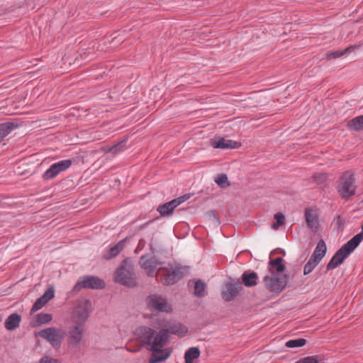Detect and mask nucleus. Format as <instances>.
I'll return each instance as SVG.
<instances>
[{
  "mask_svg": "<svg viewBox=\"0 0 363 363\" xmlns=\"http://www.w3.org/2000/svg\"><path fill=\"white\" fill-rule=\"evenodd\" d=\"M106 286L103 279L95 276H84L79 277L74 284L72 291L78 292L82 289H103Z\"/></svg>",
  "mask_w": 363,
  "mask_h": 363,
  "instance_id": "obj_8",
  "label": "nucleus"
},
{
  "mask_svg": "<svg viewBox=\"0 0 363 363\" xmlns=\"http://www.w3.org/2000/svg\"><path fill=\"white\" fill-rule=\"evenodd\" d=\"M21 316L16 313L11 314L5 321V328L8 330H13L19 327Z\"/></svg>",
  "mask_w": 363,
  "mask_h": 363,
  "instance_id": "obj_20",
  "label": "nucleus"
},
{
  "mask_svg": "<svg viewBox=\"0 0 363 363\" xmlns=\"http://www.w3.org/2000/svg\"><path fill=\"white\" fill-rule=\"evenodd\" d=\"M242 281L245 286L251 287L257 284V274L252 271H245L241 277Z\"/></svg>",
  "mask_w": 363,
  "mask_h": 363,
  "instance_id": "obj_18",
  "label": "nucleus"
},
{
  "mask_svg": "<svg viewBox=\"0 0 363 363\" xmlns=\"http://www.w3.org/2000/svg\"><path fill=\"white\" fill-rule=\"evenodd\" d=\"M274 219L276 220L274 222V230L279 229L285 223V216L281 213L274 214Z\"/></svg>",
  "mask_w": 363,
  "mask_h": 363,
  "instance_id": "obj_31",
  "label": "nucleus"
},
{
  "mask_svg": "<svg viewBox=\"0 0 363 363\" xmlns=\"http://www.w3.org/2000/svg\"><path fill=\"white\" fill-rule=\"evenodd\" d=\"M352 48V47H349L342 51H335V52H328V53H327V56L328 57L338 58V57L342 56L343 55H345V53L349 52Z\"/></svg>",
  "mask_w": 363,
  "mask_h": 363,
  "instance_id": "obj_34",
  "label": "nucleus"
},
{
  "mask_svg": "<svg viewBox=\"0 0 363 363\" xmlns=\"http://www.w3.org/2000/svg\"><path fill=\"white\" fill-rule=\"evenodd\" d=\"M134 335L138 342L147 350L152 352L149 363H160L169 358L172 353L170 349L162 350L167 342L166 330H160L159 333L147 326L138 328Z\"/></svg>",
  "mask_w": 363,
  "mask_h": 363,
  "instance_id": "obj_1",
  "label": "nucleus"
},
{
  "mask_svg": "<svg viewBox=\"0 0 363 363\" xmlns=\"http://www.w3.org/2000/svg\"><path fill=\"white\" fill-rule=\"evenodd\" d=\"M241 286L231 282L227 283L223 289L222 296L225 301L233 300L239 294Z\"/></svg>",
  "mask_w": 363,
  "mask_h": 363,
  "instance_id": "obj_13",
  "label": "nucleus"
},
{
  "mask_svg": "<svg viewBox=\"0 0 363 363\" xmlns=\"http://www.w3.org/2000/svg\"><path fill=\"white\" fill-rule=\"evenodd\" d=\"M326 250L327 247L325 242L323 240H320L318 242L311 257L316 260H318V262H320L321 259L325 257L326 254Z\"/></svg>",
  "mask_w": 363,
  "mask_h": 363,
  "instance_id": "obj_21",
  "label": "nucleus"
},
{
  "mask_svg": "<svg viewBox=\"0 0 363 363\" xmlns=\"http://www.w3.org/2000/svg\"><path fill=\"white\" fill-rule=\"evenodd\" d=\"M39 363H60L57 359L49 357L41 358Z\"/></svg>",
  "mask_w": 363,
  "mask_h": 363,
  "instance_id": "obj_38",
  "label": "nucleus"
},
{
  "mask_svg": "<svg viewBox=\"0 0 363 363\" xmlns=\"http://www.w3.org/2000/svg\"><path fill=\"white\" fill-rule=\"evenodd\" d=\"M295 363H318V362L314 357H307L297 361Z\"/></svg>",
  "mask_w": 363,
  "mask_h": 363,
  "instance_id": "obj_36",
  "label": "nucleus"
},
{
  "mask_svg": "<svg viewBox=\"0 0 363 363\" xmlns=\"http://www.w3.org/2000/svg\"><path fill=\"white\" fill-rule=\"evenodd\" d=\"M83 332L84 328L82 325L79 324L75 325L70 331L69 337V342L73 345H78L82 340Z\"/></svg>",
  "mask_w": 363,
  "mask_h": 363,
  "instance_id": "obj_16",
  "label": "nucleus"
},
{
  "mask_svg": "<svg viewBox=\"0 0 363 363\" xmlns=\"http://www.w3.org/2000/svg\"><path fill=\"white\" fill-rule=\"evenodd\" d=\"M363 240V225L362 232L354 235L345 244H344L333 255L327 264V269L331 270L337 267L357 247Z\"/></svg>",
  "mask_w": 363,
  "mask_h": 363,
  "instance_id": "obj_2",
  "label": "nucleus"
},
{
  "mask_svg": "<svg viewBox=\"0 0 363 363\" xmlns=\"http://www.w3.org/2000/svg\"><path fill=\"white\" fill-rule=\"evenodd\" d=\"M48 302H45V301L40 296V298H37L33 303L31 308V312H35L41 309Z\"/></svg>",
  "mask_w": 363,
  "mask_h": 363,
  "instance_id": "obj_32",
  "label": "nucleus"
},
{
  "mask_svg": "<svg viewBox=\"0 0 363 363\" xmlns=\"http://www.w3.org/2000/svg\"><path fill=\"white\" fill-rule=\"evenodd\" d=\"M186 269L179 264L171 265L169 267H162L158 270L160 281L167 286L173 285L183 278Z\"/></svg>",
  "mask_w": 363,
  "mask_h": 363,
  "instance_id": "obj_4",
  "label": "nucleus"
},
{
  "mask_svg": "<svg viewBox=\"0 0 363 363\" xmlns=\"http://www.w3.org/2000/svg\"><path fill=\"white\" fill-rule=\"evenodd\" d=\"M140 265L146 272L150 277H157L158 272L155 273L157 265L161 264L155 257H148L147 255H142L140 258Z\"/></svg>",
  "mask_w": 363,
  "mask_h": 363,
  "instance_id": "obj_11",
  "label": "nucleus"
},
{
  "mask_svg": "<svg viewBox=\"0 0 363 363\" xmlns=\"http://www.w3.org/2000/svg\"><path fill=\"white\" fill-rule=\"evenodd\" d=\"M200 350L196 347L189 348L184 354L185 363H194V360L200 356Z\"/></svg>",
  "mask_w": 363,
  "mask_h": 363,
  "instance_id": "obj_23",
  "label": "nucleus"
},
{
  "mask_svg": "<svg viewBox=\"0 0 363 363\" xmlns=\"http://www.w3.org/2000/svg\"><path fill=\"white\" fill-rule=\"evenodd\" d=\"M141 249H142L141 247H139V248H138V247H137V248L135 249V252L137 253V252H138V251H140Z\"/></svg>",
  "mask_w": 363,
  "mask_h": 363,
  "instance_id": "obj_44",
  "label": "nucleus"
},
{
  "mask_svg": "<svg viewBox=\"0 0 363 363\" xmlns=\"http://www.w3.org/2000/svg\"><path fill=\"white\" fill-rule=\"evenodd\" d=\"M65 331L61 328L50 327L41 330L38 335L46 340L53 347L60 348L65 337Z\"/></svg>",
  "mask_w": 363,
  "mask_h": 363,
  "instance_id": "obj_7",
  "label": "nucleus"
},
{
  "mask_svg": "<svg viewBox=\"0 0 363 363\" xmlns=\"http://www.w3.org/2000/svg\"><path fill=\"white\" fill-rule=\"evenodd\" d=\"M211 145L214 148L217 149H236L240 147L241 144L232 140H226L223 138H221L217 140H213L211 142Z\"/></svg>",
  "mask_w": 363,
  "mask_h": 363,
  "instance_id": "obj_15",
  "label": "nucleus"
},
{
  "mask_svg": "<svg viewBox=\"0 0 363 363\" xmlns=\"http://www.w3.org/2000/svg\"><path fill=\"white\" fill-rule=\"evenodd\" d=\"M16 125L11 122L0 123V143Z\"/></svg>",
  "mask_w": 363,
  "mask_h": 363,
  "instance_id": "obj_24",
  "label": "nucleus"
},
{
  "mask_svg": "<svg viewBox=\"0 0 363 363\" xmlns=\"http://www.w3.org/2000/svg\"><path fill=\"white\" fill-rule=\"evenodd\" d=\"M354 174L352 172H344L340 178L337 190L342 198L348 199L356 192Z\"/></svg>",
  "mask_w": 363,
  "mask_h": 363,
  "instance_id": "obj_6",
  "label": "nucleus"
},
{
  "mask_svg": "<svg viewBox=\"0 0 363 363\" xmlns=\"http://www.w3.org/2000/svg\"><path fill=\"white\" fill-rule=\"evenodd\" d=\"M285 269L282 257L274 258V293L279 294L286 286L289 275Z\"/></svg>",
  "mask_w": 363,
  "mask_h": 363,
  "instance_id": "obj_5",
  "label": "nucleus"
},
{
  "mask_svg": "<svg viewBox=\"0 0 363 363\" xmlns=\"http://www.w3.org/2000/svg\"><path fill=\"white\" fill-rule=\"evenodd\" d=\"M162 330H166L167 333V340H169V333L177 335L184 337L188 332L186 326L181 323H175L169 325L167 328H162Z\"/></svg>",
  "mask_w": 363,
  "mask_h": 363,
  "instance_id": "obj_17",
  "label": "nucleus"
},
{
  "mask_svg": "<svg viewBox=\"0 0 363 363\" xmlns=\"http://www.w3.org/2000/svg\"><path fill=\"white\" fill-rule=\"evenodd\" d=\"M114 280L116 282L128 287L137 286L135 267L129 258L122 261L116 271Z\"/></svg>",
  "mask_w": 363,
  "mask_h": 363,
  "instance_id": "obj_3",
  "label": "nucleus"
},
{
  "mask_svg": "<svg viewBox=\"0 0 363 363\" xmlns=\"http://www.w3.org/2000/svg\"><path fill=\"white\" fill-rule=\"evenodd\" d=\"M275 254H281L284 256L286 255V252L283 249L277 248V249H274V255H275Z\"/></svg>",
  "mask_w": 363,
  "mask_h": 363,
  "instance_id": "obj_41",
  "label": "nucleus"
},
{
  "mask_svg": "<svg viewBox=\"0 0 363 363\" xmlns=\"http://www.w3.org/2000/svg\"><path fill=\"white\" fill-rule=\"evenodd\" d=\"M125 150H126L125 145L124 144L123 141H121L117 143L116 144L112 145L111 147H109L106 149H104V152H111L113 155L118 154L119 152H123Z\"/></svg>",
  "mask_w": 363,
  "mask_h": 363,
  "instance_id": "obj_26",
  "label": "nucleus"
},
{
  "mask_svg": "<svg viewBox=\"0 0 363 363\" xmlns=\"http://www.w3.org/2000/svg\"><path fill=\"white\" fill-rule=\"evenodd\" d=\"M72 164L70 159L61 160L52 164L43 174L44 180H50L55 178L60 173L66 171Z\"/></svg>",
  "mask_w": 363,
  "mask_h": 363,
  "instance_id": "obj_10",
  "label": "nucleus"
},
{
  "mask_svg": "<svg viewBox=\"0 0 363 363\" xmlns=\"http://www.w3.org/2000/svg\"><path fill=\"white\" fill-rule=\"evenodd\" d=\"M304 216L307 226L314 231L317 230L319 228V220L316 210L306 208Z\"/></svg>",
  "mask_w": 363,
  "mask_h": 363,
  "instance_id": "obj_14",
  "label": "nucleus"
},
{
  "mask_svg": "<svg viewBox=\"0 0 363 363\" xmlns=\"http://www.w3.org/2000/svg\"><path fill=\"white\" fill-rule=\"evenodd\" d=\"M146 304L151 311L169 312L172 311V307L167 300L156 294L147 296Z\"/></svg>",
  "mask_w": 363,
  "mask_h": 363,
  "instance_id": "obj_9",
  "label": "nucleus"
},
{
  "mask_svg": "<svg viewBox=\"0 0 363 363\" xmlns=\"http://www.w3.org/2000/svg\"><path fill=\"white\" fill-rule=\"evenodd\" d=\"M215 182L220 188H226L230 185V182H228V177L225 174H219L216 178Z\"/></svg>",
  "mask_w": 363,
  "mask_h": 363,
  "instance_id": "obj_30",
  "label": "nucleus"
},
{
  "mask_svg": "<svg viewBox=\"0 0 363 363\" xmlns=\"http://www.w3.org/2000/svg\"><path fill=\"white\" fill-rule=\"evenodd\" d=\"M191 197L190 194H185L182 196H179L177 199H174L169 202L165 203L163 205H161L158 207L157 211L160 213L164 216H169L172 213L174 209L177 207L179 205L186 201Z\"/></svg>",
  "mask_w": 363,
  "mask_h": 363,
  "instance_id": "obj_12",
  "label": "nucleus"
},
{
  "mask_svg": "<svg viewBox=\"0 0 363 363\" xmlns=\"http://www.w3.org/2000/svg\"><path fill=\"white\" fill-rule=\"evenodd\" d=\"M264 284L267 289L270 291H272V277H269V276H266L264 277Z\"/></svg>",
  "mask_w": 363,
  "mask_h": 363,
  "instance_id": "obj_37",
  "label": "nucleus"
},
{
  "mask_svg": "<svg viewBox=\"0 0 363 363\" xmlns=\"http://www.w3.org/2000/svg\"><path fill=\"white\" fill-rule=\"evenodd\" d=\"M306 343V340L304 338H298L290 340L285 343V346L289 348L301 347Z\"/></svg>",
  "mask_w": 363,
  "mask_h": 363,
  "instance_id": "obj_27",
  "label": "nucleus"
},
{
  "mask_svg": "<svg viewBox=\"0 0 363 363\" xmlns=\"http://www.w3.org/2000/svg\"><path fill=\"white\" fill-rule=\"evenodd\" d=\"M52 319V315L50 313H40L36 315V322L38 325L48 323Z\"/></svg>",
  "mask_w": 363,
  "mask_h": 363,
  "instance_id": "obj_29",
  "label": "nucleus"
},
{
  "mask_svg": "<svg viewBox=\"0 0 363 363\" xmlns=\"http://www.w3.org/2000/svg\"><path fill=\"white\" fill-rule=\"evenodd\" d=\"M150 250H151V251H152V253H154V252H155V249H154V247H153L152 245H151V246H150Z\"/></svg>",
  "mask_w": 363,
  "mask_h": 363,
  "instance_id": "obj_43",
  "label": "nucleus"
},
{
  "mask_svg": "<svg viewBox=\"0 0 363 363\" xmlns=\"http://www.w3.org/2000/svg\"><path fill=\"white\" fill-rule=\"evenodd\" d=\"M314 179L318 184H324L327 180V174L325 173H319L314 176Z\"/></svg>",
  "mask_w": 363,
  "mask_h": 363,
  "instance_id": "obj_35",
  "label": "nucleus"
},
{
  "mask_svg": "<svg viewBox=\"0 0 363 363\" xmlns=\"http://www.w3.org/2000/svg\"><path fill=\"white\" fill-rule=\"evenodd\" d=\"M268 267H269V270L270 272H272V251H271L269 254Z\"/></svg>",
  "mask_w": 363,
  "mask_h": 363,
  "instance_id": "obj_40",
  "label": "nucleus"
},
{
  "mask_svg": "<svg viewBox=\"0 0 363 363\" xmlns=\"http://www.w3.org/2000/svg\"><path fill=\"white\" fill-rule=\"evenodd\" d=\"M55 296V289L53 286L49 287L43 294L41 297L45 301V302H48L50 300H51L52 298H54Z\"/></svg>",
  "mask_w": 363,
  "mask_h": 363,
  "instance_id": "obj_33",
  "label": "nucleus"
},
{
  "mask_svg": "<svg viewBox=\"0 0 363 363\" xmlns=\"http://www.w3.org/2000/svg\"><path fill=\"white\" fill-rule=\"evenodd\" d=\"M319 262H318V260H316L311 257L304 266L303 274L305 275L310 274L319 264Z\"/></svg>",
  "mask_w": 363,
  "mask_h": 363,
  "instance_id": "obj_28",
  "label": "nucleus"
},
{
  "mask_svg": "<svg viewBox=\"0 0 363 363\" xmlns=\"http://www.w3.org/2000/svg\"><path fill=\"white\" fill-rule=\"evenodd\" d=\"M126 238L121 240L116 245L110 247V249L104 255L106 259H111L116 257L124 248Z\"/></svg>",
  "mask_w": 363,
  "mask_h": 363,
  "instance_id": "obj_19",
  "label": "nucleus"
},
{
  "mask_svg": "<svg viewBox=\"0 0 363 363\" xmlns=\"http://www.w3.org/2000/svg\"><path fill=\"white\" fill-rule=\"evenodd\" d=\"M145 244V240L140 239L138 242V248L141 247L143 249Z\"/></svg>",
  "mask_w": 363,
  "mask_h": 363,
  "instance_id": "obj_42",
  "label": "nucleus"
},
{
  "mask_svg": "<svg viewBox=\"0 0 363 363\" xmlns=\"http://www.w3.org/2000/svg\"><path fill=\"white\" fill-rule=\"evenodd\" d=\"M89 317V313L87 311H84L82 313H79V320L82 322H85Z\"/></svg>",
  "mask_w": 363,
  "mask_h": 363,
  "instance_id": "obj_39",
  "label": "nucleus"
},
{
  "mask_svg": "<svg viewBox=\"0 0 363 363\" xmlns=\"http://www.w3.org/2000/svg\"><path fill=\"white\" fill-rule=\"evenodd\" d=\"M362 202H363V200H362Z\"/></svg>",
  "mask_w": 363,
  "mask_h": 363,
  "instance_id": "obj_46",
  "label": "nucleus"
},
{
  "mask_svg": "<svg viewBox=\"0 0 363 363\" xmlns=\"http://www.w3.org/2000/svg\"><path fill=\"white\" fill-rule=\"evenodd\" d=\"M350 130L360 131L363 130V115L355 117L347 122Z\"/></svg>",
  "mask_w": 363,
  "mask_h": 363,
  "instance_id": "obj_22",
  "label": "nucleus"
},
{
  "mask_svg": "<svg viewBox=\"0 0 363 363\" xmlns=\"http://www.w3.org/2000/svg\"><path fill=\"white\" fill-rule=\"evenodd\" d=\"M2 318H3L2 315H1V314H0V322L2 320Z\"/></svg>",
  "mask_w": 363,
  "mask_h": 363,
  "instance_id": "obj_45",
  "label": "nucleus"
},
{
  "mask_svg": "<svg viewBox=\"0 0 363 363\" xmlns=\"http://www.w3.org/2000/svg\"><path fill=\"white\" fill-rule=\"evenodd\" d=\"M206 285L204 281L201 279L196 280L194 284V294L197 297H204L206 294Z\"/></svg>",
  "mask_w": 363,
  "mask_h": 363,
  "instance_id": "obj_25",
  "label": "nucleus"
}]
</instances>
